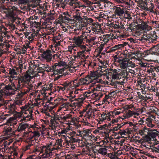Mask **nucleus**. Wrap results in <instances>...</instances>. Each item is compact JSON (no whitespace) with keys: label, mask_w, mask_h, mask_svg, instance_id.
Here are the masks:
<instances>
[{"label":"nucleus","mask_w":159,"mask_h":159,"mask_svg":"<svg viewBox=\"0 0 159 159\" xmlns=\"http://www.w3.org/2000/svg\"><path fill=\"white\" fill-rule=\"evenodd\" d=\"M129 72L127 71V69H124L121 70L120 73H116L115 75H112V78L114 79H120L121 77L127 79V76L128 75Z\"/></svg>","instance_id":"4"},{"label":"nucleus","mask_w":159,"mask_h":159,"mask_svg":"<svg viewBox=\"0 0 159 159\" xmlns=\"http://www.w3.org/2000/svg\"><path fill=\"white\" fill-rule=\"evenodd\" d=\"M28 0H17V2L18 4H25L27 2V1Z\"/></svg>","instance_id":"30"},{"label":"nucleus","mask_w":159,"mask_h":159,"mask_svg":"<svg viewBox=\"0 0 159 159\" xmlns=\"http://www.w3.org/2000/svg\"><path fill=\"white\" fill-rule=\"evenodd\" d=\"M103 47H104V45L103 44H101L100 47V48H99V51H100L101 52L102 51V50H103Z\"/></svg>","instance_id":"61"},{"label":"nucleus","mask_w":159,"mask_h":159,"mask_svg":"<svg viewBox=\"0 0 159 159\" xmlns=\"http://www.w3.org/2000/svg\"><path fill=\"white\" fill-rule=\"evenodd\" d=\"M84 133L88 135H89L90 134V133L89 132V131L88 129H85L83 130Z\"/></svg>","instance_id":"47"},{"label":"nucleus","mask_w":159,"mask_h":159,"mask_svg":"<svg viewBox=\"0 0 159 159\" xmlns=\"http://www.w3.org/2000/svg\"><path fill=\"white\" fill-rule=\"evenodd\" d=\"M107 126V124H105L104 125H101L100 127V128L101 129V130L103 129H105L106 127Z\"/></svg>","instance_id":"48"},{"label":"nucleus","mask_w":159,"mask_h":159,"mask_svg":"<svg viewBox=\"0 0 159 159\" xmlns=\"http://www.w3.org/2000/svg\"><path fill=\"white\" fill-rule=\"evenodd\" d=\"M30 134H29L28 139L30 140H32L33 139L34 137H32V132L30 133Z\"/></svg>","instance_id":"50"},{"label":"nucleus","mask_w":159,"mask_h":159,"mask_svg":"<svg viewBox=\"0 0 159 159\" xmlns=\"http://www.w3.org/2000/svg\"><path fill=\"white\" fill-rule=\"evenodd\" d=\"M139 99H143V100H144L146 101H147L148 100V99H146V98H147V97L146 96L145 97L143 95H141L139 97Z\"/></svg>","instance_id":"36"},{"label":"nucleus","mask_w":159,"mask_h":159,"mask_svg":"<svg viewBox=\"0 0 159 159\" xmlns=\"http://www.w3.org/2000/svg\"><path fill=\"white\" fill-rule=\"evenodd\" d=\"M148 134L150 136L151 138L153 139V140L159 135L156 132L151 131L148 132Z\"/></svg>","instance_id":"15"},{"label":"nucleus","mask_w":159,"mask_h":159,"mask_svg":"<svg viewBox=\"0 0 159 159\" xmlns=\"http://www.w3.org/2000/svg\"><path fill=\"white\" fill-rule=\"evenodd\" d=\"M57 70H58V71H59V74H61L64 71V69H60L59 70L57 69Z\"/></svg>","instance_id":"53"},{"label":"nucleus","mask_w":159,"mask_h":159,"mask_svg":"<svg viewBox=\"0 0 159 159\" xmlns=\"http://www.w3.org/2000/svg\"><path fill=\"white\" fill-rule=\"evenodd\" d=\"M71 115L68 114L64 116L62 118L64 120H67L70 119L71 117Z\"/></svg>","instance_id":"27"},{"label":"nucleus","mask_w":159,"mask_h":159,"mask_svg":"<svg viewBox=\"0 0 159 159\" xmlns=\"http://www.w3.org/2000/svg\"><path fill=\"white\" fill-rule=\"evenodd\" d=\"M66 159H72V158L71 156H70L68 154H67V156H66Z\"/></svg>","instance_id":"64"},{"label":"nucleus","mask_w":159,"mask_h":159,"mask_svg":"<svg viewBox=\"0 0 159 159\" xmlns=\"http://www.w3.org/2000/svg\"><path fill=\"white\" fill-rule=\"evenodd\" d=\"M79 135L80 136H81L82 137H83V136L84 135V131H79Z\"/></svg>","instance_id":"62"},{"label":"nucleus","mask_w":159,"mask_h":159,"mask_svg":"<svg viewBox=\"0 0 159 159\" xmlns=\"http://www.w3.org/2000/svg\"><path fill=\"white\" fill-rule=\"evenodd\" d=\"M146 121H145V123L147 124L148 127L152 128L155 126L154 125L152 124L153 119L150 118H147L146 119Z\"/></svg>","instance_id":"10"},{"label":"nucleus","mask_w":159,"mask_h":159,"mask_svg":"<svg viewBox=\"0 0 159 159\" xmlns=\"http://www.w3.org/2000/svg\"><path fill=\"white\" fill-rule=\"evenodd\" d=\"M25 78H24V76L23 78H20L18 80V81H20V83H22L23 85L25 82Z\"/></svg>","instance_id":"31"},{"label":"nucleus","mask_w":159,"mask_h":159,"mask_svg":"<svg viewBox=\"0 0 159 159\" xmlns=\"http://www.w3.org/2000/svg\"><path fill=\"white\" fill-rule=\"evenodd\" d=\"M154 48V47H152V48H151L149 49V52H150V54H155L157 53L156 52H155V51H153V49Z\"/></svg>","instance_id":"33"},{"label":"nucleus","mask_w":159,"mask_h":159,"mask_svg":"<svg viewBox=\"0 0 159 159\" xmlns=\"http://www.w3.org/2000/svg\"><path fill=\"white\" fill-rule=\"evenodd\" d=\"M63 21H65L67 20L68 21H70L71 20V19L70 18H69V14L67 11L64 12L63 13Z\"/></svg>","instance_id":"14"},{"label":"nucleus","mask_w":159,"mask_h":159,"mask_svg":"<svg viewBox=\"0 0 159 159\" xmlns=\"http://www.w3.org/2000/svg\"><path fill=\"white\" fill-rule=\"evenodd\" d=\"M82 55L80 51L78 52L77 53V55L75 56V58H78L80 57V56Z\"/></svg>","instance_id":"42"},{"label":"nucleus","mask_w":159,"mask_h":159,"mask_svg":"<svg viewBox=\"0 0 159 159\" xmlns=\"http://www.w3.org/2000/svg\"><path fill=\"white\" fill-rule=\"evenodd\" d=\"M142 24H139L138 25L139 26V27L142 30H144L146 29L147 27L148 26L147 24L146 23L144 22V21H142Z\"/></svg>","instance_id":"20"},{"label":"nucleus","mask_w":159,"mask_h":159,"mask_svg":"<svg viewBox=\"0 0 159 159\" xmlns=\"http://www.w3.org/2000/svg\"><path fill=\"white\" fill-rule=\"evenodd\" d=\"M98 152L103 155H105L107 154V149L105 148H100L99 149Z\"/></svg>","instance_id":"17"},{"label":"nucleus","mask_w":159,"mask_h":159,"mask_svg":"<svg viewBox=\"0 0 159 159\" xmlns=\"http://www.w3.org/2000/svg\"><path fill=\"white\" fill-rule=\"evenodd\" d=\"M12 128L10 127H8L7 129L6 130V132L7 134H8L9 133H11V132H12Z\"/></svg>","instance_id":"38"},{"label":"nucleus","mask_w":159,"mask_h":159,"mask_svg":"<svg viewBox=\"0 0 159 159\" xmlns=\"http://www.w3.org/2000/svg\"><path fill=\"white\" fill-rule=\"evenodd\" d=\"M55 91H59L61 90L62 91H64L65 89V88L64 86L63 87H61L57 86H55Z\"/></svg>","instance_id":"24"},{"label":"nucleus","mask_w":159,"mask_h":159,"mask_svg":"<svg viewBox=\"0 0 159 159\" xmlns=\"http://www.w3.org/2000/svg\"><path fill=\"white\" fill-rule=\"evenodd\" d=\"M84 135L83 136V137L84 138H87V137H90V135H88L87 134H85V133H84Z\"/></svg>","instance_id":"63"},{"label":"nucleus","mask_w":159,"mask_h":159,"mask_svg":"<svg viewBox=\"0 0 159 159\" xmlns=\"http://www.w3.org/2000/svg\"><path fill=\"white\" fill-rule=\"evenodd\" d=\"M93 20L92 18H88V23H91L93 22Z\"/></svg>","instance_id":"57"},{"label":"nucleus","mask_w":159,"mask_h":159,"mask_svg":"<svg viewBox=\"0 0 159 159\" xmlns=\"http://www.w3.org/2000/svg\"><path fill=\"white\" fill-rule=\"evenodd\" d=\"M145 137L147 141H151V138L150 136L148 135H146Z\"/></svg>","instance_id":"37"},{"label":"nucleus","mask_w":159,"mask_h":159,"mask_svg":"<svg viewBox=\"0 0 159 159\" xmlns=\"http://www.w3.org/2000/svg\"><path fill=\"white\" fill-rule=\"evenodd\" d=\"M109 96L108 95H106L105 97L103 99V102H105L109 98Z\"/></svg>","instance_id":"43"},{"label":"nucleus","mask_w":159,"mask_h":159,"mask_svg":"<svg viewBox=\"0 0 159 159\" xmlns=\"http://www.w3.org/2000/svg\"><path fill=\"white\" fill-rule=\"evenodd\" d=\"M157 36L156 34H152V36H150L149 39H145V38H143L142 39H144L147 42L153 43L154 41H156L157 39Z\"/></svg>","instance_id":"8"},{"label":"nucleus","mask_w":159,"mask_h":159,"mask_svg":"<svg viewBox=\"0 0 159 159\" xmlns=\"http://www.w3.org/2000/svg\"><path fill=\"white\" fill-rule=\"evenodd\" d=\"M128 72H129L130 73H131L132 74H134L135 73V72L134 71V70H132V69H129V71Z\"/></svg>","instance_id":"56"},{"label":"nucleus","mask_w":159,"mask_h":159,"mask_svg":"<svg viewBox=\"0 0 159 159\" xmlns=\"http://www.w3.org/2000/svg\"><path fill=\"white\" fill-rule=\"evenodd\" d=\"M64 2L67 4H69L70 5H72L73 4L75 3V1L74 0H64Z\"/></svg>","instance_id":"26"},{"label":"nucleus","mask_w":159,"mask_h":159,"mask_svg":"<svg viewBox=\"0 0 159 159\" xmlns=\"http://www.w3.org/2000/svg\"><path fill=\"white\" fill-rule=\"evenodd\" d=\"M73 40L75 41V43L77 46H80V45L83 42V39L79 37L74 38Z\"/></svg>","instance_id":"11"},{"label":"nucleus","mask_w":159,"mask_h":159,"mask_svg":"<svg viewBox=\"0 0 159 159\" xmlns=\"http://www.w3.org/2000/svg\"><path fill=\"white\" fill-rule=\"evenodd\" d=\"M0 85V94L2 95L6 94L8 91L11 90L12 89L15 88V84L13 83L6 85L3 83H1Z\"/></svg>","instance_id":"1"},{"label":"nucleus","mask_w":159,"mask_h":159,"mask_svg":"<svg viewBox=\"0 0 159 159\" xmlns=\"http://www.w3.org/2000/svg\"><path fill=\"white\" fill-rule=\"evenodd\" d=\"M90 76L94 78H97V72L96 71H91V73H90V76L89 75H88L86 78H87L89 79L90 77Z\"/></svg>","instance_id":"21"},{"label":"nucleus","mask_w":159,"mask_h":159,"mask_svg":"<svg viewBox=\"0 0 159 159\" xmlns=\"http://www.w3.org/2000/svg\"><path fill=\"white\" fill-rule=\"evenodd\" d=\"M115 13L119 16H120L125 13V12L123 10H122L120 7H117V8L115 10Z\"/></svg>","instance_id":"12"},{"label":"nucleus","mask_w":159,"mask_h":159,"mask_svg":"<svg viewBox=\"0 0 159 159\" xmlns=\"http://www.w3.org/2000/svg\"><path fill=\"white\" fill-rule=\"evenodd\" d=\"M7 115H9V114L0 116V119L2 120H3L6 119V116Z\"/></svg>","instance_id":"34"},{"label":"nucleus","mask_w":159,"mask_h":159,"mask_svg":"<svg viewBox=\"0 0 159 159\" xmlns=\"http://www.w3.org/2000/svg\"><path fill=\"white\" fill-rule=\"evenodd\" d=\"M70 83H67L66 82L64 84H62V85H63L64 87H65V89L68 87L70 85Z\"/></svg>","instance_id":"45"},{"label":"nucleus","mask_w":159,"mask_h":159,"mask_svg":"<svg viewBox=\"0 0 159 159\" xmlns=\"http://www.w3.org/2000/svg\"><path fill=\"white\" fill-rule=\"evenodd\" d=\"M117 125H118L117 127H115L113 128V129H110V131H117L118 129H119V128L121 127V126H120V124H118Z\"/></svg>","instance_id":"28"},{"label":"nucleus","mask_w":159,"mask_h":159,"mask_svg":"<svg viewBox=\"0 0 159 159\" xmlns=\"http://www.w3.org/2000/svg\"><path fill=\"white\" fill-rule=\"evenodd\" d=\"M145 10H146V11H149V10H150V12H153V13L154 12V11H153V10L152 9H149L148 8L146 7L145 8Z\"/></svg>","instance_id":"55"},{"label":"nucleus","mask_w":159,"mask_h":159,"mask_svg":"<svg viewBox=\"0 0 159 159\" xmlns=\"http://www.w3.org/2000/svg\"><path fill=\"white\" fill-rule=\"evenodd\" d=\"M19 102L18 101H11L7 104V109L8 110V112L10 113V114H13L14 115L16 113H18L15 110L16 108V105L18 104Z\"/></svg>","instance_id":"2"},{"label":"nucleus","mask_w":159,"mask_h":159,"mask_svg":"<svg viewBox=\"0 0 159 159\" xmlns=\"http://www.w3.org/2000/svg\"><path fill=\"white\" fill-rule=\"evenodd\" d=\"M82 21L81 22H79L80 23H83L84 24H86L88 22V18L87 19L85 18L83 20L82 19Z\"/></svg>","instance_id":"39"},{"label":"nucleus","mask_w":159,"mask_h":159,"mask_svg":"<svg viewBox=\"0 0 159 159\" xmlns=\"http://www.w3.org/2000/svg\"><path fill=\"white\" fill-rule=\"evenodd\" d=\"M63 76V75H60L59 74V75H58L57 76H55L54 80H58V79L61 78L62 76Z\"/></svg>","instance_id":"40"},{"label":"nucleus","mask_w":159,"mask_h":159,"mask_svg":"<svg viewBox=\"0 0 159 159\" xmlns=\"http://www.w3.org/2000/svg\"><path fill=\"white\" fill-rule=\"evenodd\" d=\"M18 63H19V66L16 68V70H18L19 69H20V72H21L22 71V69L25 68H25H24L23 64H20V62H18Z\"/></svg>","instance_id":"25"},{"label":"nucleus","mask_w":159,"mask_h":159,"mask_svg":"<svg viewBox=\"0 0 159 159\" xmlns=\"http://www.w3.org/2000/svg\"><path fill=\"white\" fill-rule=\"evenodd\" d=\"M23 86H25L28 88L29 90H30V89L33 87V85L31 83L25 82L23 85Z\"/></svg>","instance_id":"23"},{"label":"nucleus","mask_w":159,"mask_h":159,"mask_svg":"<svg viewBox=\"0 0 159 159\" xmlns=\"http://www.w3.org/2000/svg\"><path fill=\"white\" fill-rule=\"evenodd\" d=\"M143 130L145 132H146V130L148 131V132H150L151 131L150 130V128H147L146 126H145L143 127Z\"/></svg>","instance_id":"49"},{"label":"nucleus","mask_w":159,"mask_h":159,"mask_svg":"<svg viewBox=\"0 0 159 159\" xmlns=\"http://www.w3.org/2000/svg\"><path fill=\"white\" fill-rule=\"evenodd\" d=\"M38 132H32V137H35L37 136H38Z\"/></svg>","instance_id":"44"},{"label":"nucleus","mask_w":159,"mask_h":159,"mask_svg":"<svg viewBox=\"0 0 159 159\" xmlns=\"http://www.w3.org/2000/svg\"><path fill=\"white\" fill-rule=\"evenodd\" d=\"M29 108V107L28 106L25 105V106H22L21 107V109L22 111H24L28 110Z\"/></svg>","instance_id":"32"},{"label":"nucleus","mask_w":159,"mask_h":159,"mask_svg":"<svg viewBox=\"0 0 159 159\" xmlns=\"http://www.w3.org/2000/svg\"><path fill=\"white\" fill-rule=\"evenodd\" d=\"M20 11L17 7L15 6H13L11 8L9 9L7 12L5 13L7 15L11 17L13 19V21H14L16 20L15 16L17 14V12H19Z\"/></svg>","instance_id":"3"},{"label":"nucleus","mask_w":159,"mask_h":159,"mask_svg":"<svg viewBox=\"0 0 159 159\" xmlns=\"http://www.w3.org/2000/svg\"><path fill=\"white\" fill-rule=\"evenodd\" d=\"M136 114V112H134V111H131L130 110L128 111V112L127 113V115L128 116H129V117L130 116H133L134 115H135Z\"/></svg>","instance_id":"29"},{"label":"nucleus","mask_w":159,"mask_h":159,"mask_svg":"<svg viewBox=\"0 0 159 159\" xmlns=\"http://www.w3.org/2000/svg\"><path fill=\"white\" fill-rule=\"evenodd\" d=\"M120 63V68L121 69H125L127 67L129 66V65L128 64V62L126 61H121Z\"/></svg>","instance_id":"13"},{"label":"nucleus","mask_w":159,"mask_h":159,"mask_svg":"<svg viewBox=\"0 0 159 159\" xmlns=\"http://www.w3.org/2000/svg\"><path fill=\"white\" fill-rule=\"evenodd\" d=\"M38 70L39 71V72H41L43 70L44 71V69L42 67H39V64H38Z\"/></svg>","instance_id":"46"},{"label":"nucleus","mask_w":159,"mask_h":159,"mask_svg":"<svg viewBox=\"0 0 159 159\" xmlns=\"http://www.w3.org/2000/svg\"><path fill=\"white\" fill-rule=\"evenodd\" d=\"M63 15L62 13V14L60 15L59 16V18L60 20H61L62 22L63 21Z\"/></svg>","instance_id":"60"},{"label":"nucleus","mask_w":159,"mask_h":159,"mask_svg":"<svg viewBox=\"0 0 159 159\" xmlns=\"http://www.w3.org/2000/svg\"><path fill=\"white\" fill-rule=\"evenodd\" d=\"M75 14L73 16V17H74V18L73 19L74 20H75L76 21H78V22H81L82 21V13L80 11V10H77L75 12Z\"/></svg>","instance_id":"7"},{"label":"nucleus","mask_w":159,"mask_h":159,"mask_svg":"<svg viewBox=\"0 0 159 159\" xmlns=\"http://www.w3.org/2000/svg\"><path fill=\"white\" fill-rule=\"evenodd\" d=\"M59 63V67H61V66H63L66 65V63L65 62L61 61Z\"/></svg>","instance_id":"35"},{"label":"nucleus","mask_w":159,"mask_h":159,"mask_svg":"<svg viewBox=\"0 0 159 159\" xmlns=\"http://www.w3.org/2000/svg\"><path fill=\"white\" fill-rule=\"evenodd\" d=\"M144 52L145 53L144 54H146V56L150 54V52H149V50H147L144 51Z\"/></svg>","instance_id":"59"},{"label":"nucleus","mask_w":159,"mask_h":159,"mask_svg":"<svg viewBox=\"0 0 159 159\" xmlns=\"http://www.w3.org/2000/svg\"><path fill=\"white\" fill-rule=\"evenodd\" d=\"M78 46L80 47L82 50H86V48H87L86 46L84 45H82L81 44L80 45V46Z\"/></svg>","instance_id":"41"},{"label":"nucleus","mask_w":159,"mask_h":159,"mask_svg":"<svg viewBox=\"0 0 159 159\" xmlns=\"http://www.w3.org/2000/svg\"><path fill=\"white\" fill-rule=\"evenodd\" d=\"M52 55L49 50H47L45 51H43L42 54V57L47 60L48 62H50L52 59Z\"/></svg>","instance_id":"6"},{"label":"nucleus","mask_w":159,"mask_h":159,"mask_svg":"<svg viewBox=\"0 0 159 159\" xmlns=\"http://www.w3.org/2000/svg\"><path fill=\"white\" fill-rule=\"evenodd\" d=\"M56 117L55 116H53L52 117L51 119V121L52 122H53L54 121H55V119H56Z\"/></svg>","instance_id":"58"},{"label":"nucleus","mask_w":159,"mask_h":159,"mask_svg":"<svg viewBox=\"0 0 159 159\" xmlns=\"http://www.w3.org/2000/svg\"><path fill=\"white\" fill-rule=\"evenodd\" d=\"M125 133H126V132L125 130H123V131L122 132H118V133L120 134V135H125Z\"/></svg>","instance_id":"51"},{"label":"nucleus","mask_w":159,"mask_h":159,"mask_svg":"<svg viewBox=\"0 0 159 159\" xmlns=\"http://www.w3.org/2000/svg\"><path fill=\"white\" fill-rule=\"evenodd\" d=\"M28 126V124L26 123H20L18 127L17 130L19 132H21L25 130Z\"/></svg>","instance_id":"9"},{"label":"nucleus","mask_w":159,"mask_h":159,"mask_svg":"<svg viewBox=\"0 0 159 159\" xmlns=\"http://www.w3.org/2000/svg\"><path fill=\"white\" fill-rule=\"evenodd\" d=\"M20 83V81H18L17 84L16 85V87L15 85V88L13 89H11V90H13L16 91H19L20 90L21 87Z\"/></svg>","instance_id":"22"},{"label":"nucleus","mask_w":159,"mask_h":159,"mask_svg":"<svg viewBox=\"0 0 159 159\" xmlns=\"http://www.w3.org/2000/svg\"><path fill=\"white\" fill-rule=\"evenodd\" d=\"M24 78H25V82L31 83V79L32 78L30 75L29 74L25 75H24Z\"/></svg>","instance_id":"16"},{"label":"nucleus","mask_w":159,"mask_h":159,"mask_svg":"<svg viewBox=\"0 0 159 159\" xmlns=\"http://www.w3.org/2000/svg\"><path fill=\"white\" fill-rule=\"evenodd\" d=\"M99 115H100V116L101 117V118H99V120L100 121H104L106 120L107 119V117L108 116H107V114H106L104 112H103L102 114H100Z\"/></svg>","instance_id":"19"},{"label":"nucleus","mask_w":159,"mask_h":159,"mask_svg":"<svg viewBox=\"0 0 159 159\" xmlns=\"http://www.w3.org/2000/svg\"><path fill=\"white\" fill-rule=\"evenodd\" d=\"M114 48H115L116 50H117V49L120 50V45H119V44H118L117 45H115L114 47Z\"/></svg>","instance_id":"52"},{"label":"nucleus","mask_w":159,"mask_h":159,"mask_svg":"<svg viewBox=\"0 0 159 159\" xmlns=\"http://www.w3.org/2000/svg\"><path fill=\"white\" fill-rule=\"evenodd\" d=\"M18 71H19L10 68L9 70V74L11 76H13L15 75H17V72Z\"/></svg>","instance_id":"18"},{"label":"nucleus","mask_w":159,"mask_h":159,"mask_svg":"<svg viewBox=\"0 0 159 159\" xmlns=\"http://www.w3.org/2000/svg\"><path fill=\"white\" fill-rule=\"evenodd\" d=\"M23 113H24L25 114H27L28 112H29V113L30 114H28L26 116H24L23 117L22 115L21 116V117H23V118L21 119L20 120V121H28L29 120H30V119H33L32 117L33 116H32V113L33 112L32 111H29L28 110H26L23 111Z\"/></svg>","instance_id":"5"},{"label":"nucleus","mask_w":159,"mask_h":159,"mask_svg":"<svg viewBox=\"0 0 159 159\" xmlns=\"http://www.w3.org/2000/svg\"><path fill=\"white\" fill-rule=\"evenodd\" d=\"M44 113L46 114V117L47 118H48V117H50L51 116L50 115L49 113H48V112H44Z\"/></svg>","instance_id":"54"}]
</instances>
